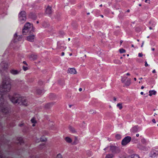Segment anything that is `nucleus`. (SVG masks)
Instances as JSON below:
<instances>
[{
	"label": "nucleus",
	"instance_id": "1",
	"mask_svg": "<svg viewBox=\"0 0 158 158\" xmlns=\"http://www.w3.org/2000/svg\"><path fill=\"white\" fill-rule=\"evenodd\" d=\"M11 84L9 79L3 80L2 85L0 86V109L2 112L6 114L10 110L9 105L7 102L3 98L4 95L10 89Z\"/></svg>",
	"mask_w": 158,
	"mask_h": 158
},
{
	"label": "nucleus",
	"instance_id": "2",
	"mask_svg": "<svg viewBox=\"0 0 158 158\" xmlns=\"http://www.w3.org/2000/svg\"><path fill=\"white\" fill-rule=\"evenodd\" d=\"M8 97L10 101L14 104L18 103L20 105L27 106V102L25 97H21L20 95L17 94H14L12 96L10 95H8Z\"/></svg>",
	"mask_w": 158,
	"mask_h": 158
},
{
	"label": "nucleus",
	"instance_id": "3",
	"mask_svg": "<svg viewBox=\"0 0 158 158\" xmlns=\"http://www.w3.org/2000/svg\"><path fill=\"white\" fill-rule=\"evenodd\" d=\"M32 27L31 31H34L33 27L32 25L31 24L29 23H26L24 26V28L23 29L22 33L23 35H25L26 33H27L29 31H30L31 29V27Z\"/></svg>",
	"mask_w": 158,
	"mask_h": 158
},
{
	"label": "nucleus",
	"instance_id": "4",
	"mask_svg": "<svg viewBox=\"0 0 158 158\" xmlns=\"http://www.w3.org/2000/svg\"><path fill=\"white\" fill-rule=\"evenodd\" d=\"M26 13L24 11H22L19 13V21L21 23H23L25 22L26 20Z\"/></svg>",
	"mask_w": 158,
	"mask_h": 158
},
{
	"label": "nucleus",
	"instance_id": "5",
	"mask_svg": "<svg viewBox=\"0 0 158 158\" xmlns=\"http://www.w3.org/2000/svg\"><path fill=\"white\" fill-rule=\"evenodd\" d=\"M131 140V137L129 136H127L122 140L121 144L123 146H125L129 143Z\"/></svg>",
	"mask_w": 158,
	"mask_h": 158
},
{
	"label": "nucleus",
	"instance_id": "6",
	"mask_svg": "<svg viewBox=\"0 0 158 158\" xmlns=\"http://www.w3.org/2000/svg\"><path fill=\"white\" fill-rule=\"evenodd\" d=\"M110 149L113 153H118L120 151V150L119 148L114 146H110Z\"/></svg>",
	"mask_w": 158,
	"mask_h": 158
},
{
	"label": "nucleus",
	"instance_id": "7",
	"mask_svg": "<svg viewBox=\"0 0 158 158\" xmlns=\"http://www.w3.org/2000/svg\"><path fill=\"white\" fill-rule=\"evenodd\" d=\"M8 64L4 61H2L0 64V67H1L2 70L6 71L8 68Z\"/></svg>",
	"mask_w": 158,
	"mask_h": 158
},
{
	"label": "nucleus",
	"instance_id": "8",
	"mask_svg": "<svg viewBox=\"0 0 158 158\" xmlns=\"http://www.w3.org/2000/svg\"><path fill=\"white\" fill-rule=\"evenodd\" d=\"M158 155V150H156L155 149L152 150L150 154V157L154 158L155 157L157 156Z\"/></svg>",
	"mask_w": 158,
	"mask_h": 158
},
{
	"label": "nucleus",
	"instance_id": "9",
	"mask_svg": "<svg viewBox=\"0 0 158 158\" xmlns=\"http://www.w3.org/2000/svg\"><path fill=\"white\" fill-rule=\"evenodd\" d=\"M22 38V36L19 35L18 36L16 33H15L14 35V42H16L18 41H19L21 40V39Z\"/></svg>",
	"mask_w": 158,
	"mask_h": 158
},
{
	"label": "nucleus",
	"instance_id": "10",
	"mask_svg": "<svg viewBox=\"0 0 158 158\" xmlns=\"http://www.w3.org/2000/svg\"><path fill=\"white\" fill-rule=\"evenodd\" d=\"M35 38V35L33 34H31L27 37V40L30 42H33Z\"/></svg>",
	"mask_w": 158,
	"mask_h": 158
},
{
	"label": "nucleus",
	"instance_id": "11",
	"mask_svg": "<svg viewBox=\"0 0 158 158\" xmlns=\"http://www.w3.org/2000/svg\"><path fill=\"white\" fill-rule=\"evenodd\" d=\"M52 7L48 6L46 9L45 13L50 15L52 13Z\"/></svg>",
	"mask_w": 158,
	"mask_h": 158
},
{
	"label": "nucleus",
	"instance_id": "12",
	"mask_svg": "<svg viewBox=\"0 0 158 158\" xmlns=\"http://www.w3.org/2000/svg\"><path fill=\"white\" fill-rule=\"evenodd\" d=\"M68 72L72 74H76L77 72L75 69L74 68H69L68 69Z\"/></svg>",
	"mask_w": 158,
	"mask_h": 158
},
{
	"label": "nucleus",
	"instance_id": "13",
	"mask_svg": "<svg viewBox=\"0 0 158 158\" xmlns=\"http://www.w3.org/2000/svg\"><path fill=\"white\" fill-rule=\"evenodd\" d=\"M124 158H140L139 156L137 154L132 155L126 156Z\"/></svg>",
	"mask_w": 158,
	"mask_h": 158
},
{
	"label": "nucleus",
	"instance_id": "14",
	"mask_svg": "<svg viewBox=\"0 0 158 158\" xmlns=\"http://www.w3.org/2000/svg\"><path fill=\"white\" fill-rule=\"evenodd\" d=\"M19 71L17 70H15L12 69L10 70V73L12 74L15 75L18 74L19 73Z\"/></svg>",
	"mask_w": 158,
	"mask_h": 158
},
{
	"label": "nucleus",
	"instance_id": "15",
	"mask_svg": "<svg viewBox=\"0 0 158 158\" xmlns=\"http://www.w3.org/2000/svg\"><path fill=\"white\" fill-rule=\"evenodd\" d=\"M18 142H17L18 144H19L20 145H21L22 143H23V141L22 138L19 137L17 138Z\"/></svg>",
	"mask_w": 158,
	"mask_h": 158
},
{
	"label": "nucleus",
	"instance_id": "16",
	"mask_svg": "<svg viewBox=\"0 0 158 158\" xmlns=\"http://www.w3.org/2000/svg\"><path fill=\"white\" fill-rule=\"evenodd\" d=\"M53 105V103L52 102L48 103L45 105V108L46 109H49Z\"/></svg>",
	"mask_w": 158,
	"mask_h": 158
},
{
	"label": "nucleus",
	"instance_id": "17",
	"mask_svg": "<svg viewBox=\"0 0 158 158\" xmlns=\"http://www.w3.org/2000/svg\"><path fill=\"white\" fill-rule=\"evenodd\" d=\"M149 96H151L153 95H155L156 94V91L154 90H150L149 92Z\"/></svg>",
	"mask_w": 158,
	"mask_h": 158
},
{
	"label": "nucleus",
	"instance_id": "18",
	"mask_svg": "<svg viewBox=\"0 0 158 158\" xmlns=\"http://www.w3.org/2000/svg\"><path fill=\"white\" fill-rule=\"evenodd\" d=\"M131 83V79L130 78L128 79L127 81L125 82V85L127 86H129Z\"/></svg>",
	"mask_w": 158,
	"mask_h": 158
},
{
	"label": "nucleus",
	"instance_id": "19",
	"mask_svg": "<svg viewBox=\"0 0 158 158\" xmlns=\"http://www.w3.org/2000/svg\"><path fill=\"white\" fill-rule=\"evenodd\" d=\"M65 140L68 143H71L72 142L71 139L69 137H65Z\"/></svg>",
	"mask_w": 158,
	"mask_h": 158
},
{
	"label": "nucleus",
	"instance_id": "20",
	"mask_svg": "<svg viewBox=\"0 0 158 158\" xmlns=\"http://www.w3.org/2000/svg\"><path fill=\"white\" fill-rule=\"evenodd\" d=\"M69 130L70 131L73 133H74L76 132L75 129L73 127L70 126L69 127Z\"/></svg>",
	"mask_w": 158,
	"mask_h": 158
},
{
	"label": "nucleus",
	"instance_id": "21",
	"mask_svg": "<svg viewBox=\"0 0 158 158\" xmlns=\"http://www.w3.org/2000/svg\"><path fill=\"white\" fill-rule=\"evenodd\" d=\"M113 157V154H107L106 155L105 158H112Z\"/></svg>",
	"mask_w": 158,
	"mask_h": 158
},
{
	"label": "nucleus",
	"instance_id": "22",
	"mask_svg": "<svg viewBox=\"0 0 158 158\" xmlns=\"http://www.w3.org/2000/svg\"><path fill=\"white\" fill-rule=\"evenodd\" d=\"M43 91L40 89H38L36 90V93L39 94L40 95L43 93Z\"/></svg>",
	"mask_w": 158,
	"mask_h": 158
},
{
	"label": "nucleus",
	"instance_id": "23",
	"mask_svg": "<svg viewBox=\"0 0 158 158\" xmlns=\"http://www.w3.org/2000/svg\"><path fill=\"white\" fill-rule=\"evenodd\" d=\"M40 140L41 141L44 142L47 140V139L44 136H42L41 137L40 139Z\"/></svg>",
	"mask_w": 158,
	"mask_h": 158
},
{
	"label": "nucleus",
	"instance_id": "24",
	"mask_svg": "<svg viewBox=\"0 0 158 158\" xmlns=\"http://www.w3.org/2000/svg\"><path fill=\"white\" fill-rule=\"evenodd\" d=\"M117 106L118 108H119L120 110L122 109L123 108L122 104L121 103H118L117 105Z\"/></svg>",
	"mask_w": 158,
	"mask_h": 158
},
{
	"label": "nucleus",
	"instance_id": "25",
	"mask_svg": "<svg viewBox=\"0 0 158 158\" xmlns=\"http://www.w3.org/2000/svg\"><path fill=\"white\" fill-rule=\"evenodd\" d=\"M116 138L118 139H119L121 138V135L119 134H117L115 136Z\"/></svg>",
	"mask_w": 158,
	"mask_h": 158
},
{
	"label": "nucleus",
	"instance_id": "26",
	"mask_svg": "<svg viewBox=\"0 0 158 158\" xmlns=\"http://www.w3.org/2000/svg\"><path fill=\"white\" fill-rule=\"evenodd\" d=\"M119 51L120 53H124L126 52L125 50L123 48L119 49Z\"/></svg>",
	"mask_w": 158,
	"mask_h": 158
},
{
	"label": "nucleus",
	"instance_id": "27",
	"mask_svg": "<svg viewBox=\"0 0 158 158\" xmlns=\"http://www.w3.org/2000/svg\"><path fill=\"white\" fill-rule=\"evenodd\" d=\"M45 147H46V145L44 143L40 144V148L41 149L44 148Z\"/></svg>",
	"mask_w": 158,
	"mask_h": 158
},
{
	"label": "nucleus",
	"instance_id": "28",
	"mask_svg": "<svg viewBox=\"0 0 158 158\" xmlns=\"http://www.w3.org/2000/svg\"><path fill=\"white\" fill-rule=\"evenodd\" d=\"M132 130L134 132H136L137 131V128L136 127H134L132 128Z\"/></svg>",
	"mask_w": 158,
	"mask_h": 158
},
{
	"label": "nucleus",
	"instance_id": "29",
	"mask_svg": "<svg viewBox=\"0 0 158 158\" xmlns=\"http://www.w3.org/2000/svg\"><path fill=\"white\" fill-rule=\"evenodd\" d=\"M138 147L140 149H141V150H144V148L143 147V146H142L141 145H140V144H139L138 145Z\"/></svg>",
	"mask_w": 158,
	"mask_h": 158
},
{
	"label": "nucleus",
	"instance_id": "30",
	"mask_svg": "<svg viewBox=\"0 0 158 158\" xmlns=\"http://www.w3.org/2000/svg\"><path fill=\"white\" fill-rule=\"evenodd\" d=\"M31 122L32 123H36V121L35 120V118H33L31 119Z\"/></svg>",
	"mask_w": 158,
	"mask_h": 158
},
{
	"label": "nucleus",
	"instance_id": "31",
	"mask_svg": "<svg viewBox=\"0 0 158 158\" xmlns=\"http://www.w3.org/2000/svg\"><path fill=\"white\" fill-rule=\"evenodd\" d=\"M127 78V77H122V79H121V81L123 83H124Z\"/></svg>",
	"mask_w": 158,
	"mask_h": 158
},
{
	"label": "nucleus",
	"instance_id": "32",
	"mask_svg": "<svg viewBox=\"0 0 158 158\" xmlns=\"http://www.w3.org/2000/svg\"><path fill=\"white\" fill-rule=\"evenodd\" d=\"M23 69L24 71H26L28 69V68L27 66H23Z\"/></svg>",
	"mask_w": 158,
	"mask_h": 158
},
{
	"label": "nucleus",
	"instance_id": "33",
	"mask_svg": "<svg viewBox=\"0 0 158 158\" xmlns=\"http://www.w3.org/2000/svg\"><path fill=\"white\" fill-rule=\"evenodd\" d=\"M96 113L95 111L94 110H91L89 111V113L91 114H94Z\"/></svg>",
	"mask_w": 158,
	"mask_h": 158
},
{
	"label": "nucleus",
	"instance_id": "34",
	"mask_svg": "<svg viewBox=\"0 0 158 158\" xmlns=\"http://www.w3.org/2000/svg\"><path fill=\"white\" fill-rule=\"evenodd\" d=\"M56 158H62V157L61 154L59 153L57 155Z\"/></svg>",
	"mask_w": 158,
	"mask_h": 158
},
{
	"label": "nucleus",
	"instance_id": "35",
	"mask_svg": "<svg viewBox=\"0 0 158 158\" xmlns=\"http://www.w3.org/2000/svg\"><path fill=\"white\" fill-rule=\"evenodd\" d=\"M34 20H35L36 19V16L35 15H33L31 17Z\"/></svg>",
	"mask_w": 158,
	"mask_h": 158
},
{
	"label": "nucleus",
	"instance_id": "36",
	"mask_svg": "<svg viewBox=\"0 0 158 158\" xmlns=\"http://www.w3.org/2000/svg\"><path fill=\"white\" fill-rule=\"evenodd\" d=\"M143 56V55L141 53H139L138 54V56L139 57H142Z\"/></svg>",
	"mask_w": 158,
	"mask_h": 158
},
{
	"label": "nucleus",
	"instance_id": "37",
	"mask_svg": "<svg viewBox=\"0 0 158 158\" xmlns=\"http://www.w3.org/2000/svg\"><path fill=\"white\" fill-rule=\"evenodd\" d=\"M145 66L146 67L148 66V64L147 63V62L146 61L145 62Z\"/></svg>",
	"mask_w": 158,
	"mask_h": 158
},
{
	"label": "nucleus",
	"instance_id": "38",
	"mask_svg": "<svg viewBox=\"0 0 158 158\" xmlns=\"http://www.w3.org/2000/svg\"><path fill=\"white\" fill-rule=\"evenodd\" d=\"M23 63L25 64L27 66V63L26 62V61H23Z\"/></svg>",
	"mask_w": 158,
	"mask_h": 158
},
{
	"label": "nucleus",
	"instance_id": "39",
	"mask_svg": "<svg viewBox=\"0 0 158 158\" xmlns=\"http://www.w3.org/2000/svg\"><path fill=\"white\" fill-rule=\"evenodd\" d=\"M152 121L154 123H156V120H155V119H152Z\"/></svg>",
	"mask_w": 158,
	"mask_h": 158
},
{
	"label": "nucleus",
	"instance_id": "40",
	"mask_svg": "<svg viewBox=\"0 0 158 158\" xmlns=\"http://www.w3.org/2000/svg\"><path fill=\"white\" fill-rule=\"evenodd\" d=\"M33 56H34V60L37 58V56L36 55H33Z\"/></svg>",
	"mask_w": 158,
	"mask_h": 158
},
{
	"label": "nucleus",
	"instance_id": "41",
	"mask_svg": "<svg viewBox=\"0 0 158 158\" xmlns=\"http://www.w3.org/2000/svg\"><path fill=\"white\" fill-rule=\"evenodd\" d=\"M156 72V70L155 69H154L152 71V73H155Z\"/></svg>",
	"mask_w": 158,
	"mask_h": 158
},
{
	"label": "nucleus",
	"instance_id": "42",
	"mask_svg": "<svg viewBox=\"0 0 158 158\" xmlns=\"http://www.w3.org/2000/svg\"><path fill=\"white\" fill-rule=\"evenodd\" d=\"M149 1V0H146L145 1V2L146 3H148V2Z\"/></svg>",
	"mask_w": 158,
	"mask_h": 158
},
{
	"label": "nucleus",
	"instance_id": "43",
	"mask_svg": "<svg viewBox=\"0 0 158 158\" xmlns=\"http://www.w3.org/2000/svg\"><path fill=\"white\" fill-rule=\"evenodd\" d=\"M64 55V52H62L61 53V56H63Z\"/></svg>",
	"mask_w": 158,
	"mask_h": 158
},
{
	"label": "nucleus",
	"instance_id": "44",
	"mask_svg": "<svg viewBox=\"0 0 158 158\" xmlns=\"http://www.w3.org/2000/svg\"><path fill=\"white\" fill-rule=\"evenodd\" d=\"M126 75L127 76H130V73H127L126 74Z\"/></svg>",
	"mask_w": 158,
	"mask_h": 158
},
{
	"label": "nucleus",
	"instance_id": "45",
	"mask_svg": "<svg viewBox=\"0 0 158 158\" xmlns=\"http://www.w3.org/2000/svg\"><path fill=\"white\" fill-rule=\"evenodd\" d=\"M82 90V89L81 88H80L79 89V91H81Z\"/></svg>",
	"mask_w": 158,
	"mask_h": 158
},
{
	"label": "nucleus",
	"instance_id": "46",
	"mask_svg": "<svg viewBox=\"0 0 158 158\" xmlns=\"http://www.w3.org/2000/svg\"><path fill=\"white\" fill-rule=\"evenodd\" d=\"M114 101H116V98L115 97L114 98Z\"/></svg>",
	"mask_w": 158,
	"mask_h": 158
},
{
	"label": "nucleus",
	"instance_id": "47",
	"mask_svg": "<svg viewBox=\"0 0 158 158\" xmlns=\"http://www.w3.org/2000/svg\"><path fill=\"white\" fill-rule=\"evenodd\" d=\"M23 125V124H20L19 125V126H20V127H21Z\"/></svg>",
	"mask_w": 158,
	"mask_h": 158
},
{
	"label": "nucleus",
	"instance_id": "48",
	"mask_svg": "<svg viewBox=\"0 0 158 158\" xmlns=\"http://www.w3.org/2000/svg\"><path fill=\"white\" fill-rule=\"evenodd\" d=\"M144 88V87L143 86H142L141 87V89H143V88Z\"/></svg>",
	"mask_w": 158,
	"mask_h": 158
},
{
	"label": "nucleus",
	"instance_id": "49",
	"mask_svg": "<svg viewBox=\"0 0 158 158\" xmlns=\"http://www.w3.org/2000/svg\"><path fill=\"white\" fill-rule=\"evenodd\" d=\"M143 44H144V42H143V43H142V45L141 46V47H143Z\"/></svg>",
	"mask_w": 158,
	"mask_h": 158
},
{
	"label": "nucleus",
	"instance_id": "50",
	"mask_svg": "<svg viewBox=\"0 0 158 158\" xmlns=\"http://www.w3.org/2000/svg\"><path fill=\"white\" fill-rule=\"evenodd\" d=\"M139 134H136V136H137V137H138L139 136Z\"/></svg>",
	"mask_w": 158,
	"mask_h": 158
},
{
	"label": "nucleus",
	"instance_id": "51",
	"mask_svg": "<svg viewBox=\"0 0 158 158\" xmlns=\"http://www.w3.org/2000/svg\"><path fill=\"white\" fill-rule=\"evenodd\" d=\"M0 158H2V155L1 154H0Z\"/></svg>",
	"mask_w": 158,
	"mask_h": 158
},
{
	"label": "nucleus",
	"instance_id": "52",
	"mask_svg": "<svg viewBox=\"0 0 158 158\" xmlns=\"http://www.w3.org/2000/svg\"><path fill=\"white\" fill-rule=\"evenodd\" d=\"M143 92H141L140 93V94H141V95H143Z\"/></svg>",
	"mask_w": 158,
	"mask_h": 158
},
{
	"label": "nucleus",
	"instance_id": "53",
	"mask_svg": "<svg viewBox=\"0 0 158 158\" xmlns=\"http://www.w3.org/2000/svg\"><path fill=\"white\" fill-rule=\"evenodd\" d=\"M149 28L150 30H152V27H149Z\"/></svg>",
	"mask_w": 158,
	"mask_h": 158
},
{
	"label": "nucleus",
	"instance_id": "54",
	"mask_svg": "<svg viewBox=\"0 0 158 158\" xmlns=\"http://www.w3.org/2000/svg\"><path fill=\"white\" fill-rule=\"evenodd\" d=\"M130 11V10H127V12H129Z\"/></svg>",
	"mask_w": 158,
	"mask_h": 158
},
{
	"label": "nucleus",
	"instance_id": "55",
	"mask_svg": "<svg viewBox=\"0 0 158 158\" xmlns=\"http://www.w3.org/2000/svg\"><path fill=\"white\" fill-rule=\"evenodd\" d=\"M134 80L135 81H136V78H135V77L134 79Z\"/></svg>",
	"mask_w": 158,
	"mask_h": 158
},
{
	"label": "nucleus",
	"instance_id": "56",
	"mask_svg": "<svg viewBox=\"0 0 158 158\" xmlns=\"http://www.w3.org/2000/svg\"><path fill=\"white\" fill-rule=\"evenodd\" d=\"M32 126H33V127H34L35 126V123H34L32 124Z\"/></svg>",
	"mask_w": 158,
	"mask_h": 158
},
{
	"label": "nucleus",
	"instance_id": "57",
	"mask_svg": "<svg viewBox=\"0 0 158 158\" xmlns=\"http://www.w3.org/2000/svg\"><path fill=\"white\" fill-rule=\"evenodd\" d=\"M122 42H123V41H122V40H121V41H120V44H122Z\"/></svg>",
	"mask_w": 158,
	"mask_h": 158
},
{
	"label": "nucleus",
	"instance_id": "58",
	"mask_svg": "<svg viewBox=\"0 0 158 158\" xmlns=\"http://www.w3.org/2000/svg\"><path fill=\"white\" fill-rule=\"evenodd\" d=\"M72 105H69V108H71L72 107Z\"/></svg>",
	"mask_w": 158,
	"mask_h": 158
},
{
	"label": "nucleus",
	"instance_id": "59",
	"mask_svg": "<svg viewBox=\"0 0 158 158\" xmlns=\"http://www.w3.org/2000/svg\"><path fill=\"white\" fill-rule=\"evenodd\" d=\"M152 50L153 51H154L155 50V48H152Z\"/></svg>",
	"mask_w": 158,
	"mask_h": 158
},
{
	"label": "nucleus",
	"instance_id": "60",
	"mask_svg": "<svg viewBox=\"0 0 158 158\" xmlns=\"http://www.w3.org/2000/svg\"><path fill=\"white\" fill-rule=\"evenodd\" d=\"M100 16L102 17V18H103V16L102 15H100Z\"/></svg>",
	"mask_w": 158,
	"mask_h": 158
},
{
	"label": "nucleus",
	"instance_id": "61",
	"mask_svg": "<svg viewBox=\"0 0 158 158\" xmlns=\"http://www.w3.org/2000/svg\"><path fill=\"white\" fill-rule=\"evenodd\" d=\"M131 47H134V45H133V44H132V45H131Z\"/></svg>",
	"mask_w": 158,
	"mask_h": 158
},
{
	"label": "nucleus",
	"instance_id": "62",
	"mask_svg": "<svg viewBox=\"0 0 158 158\" xmlns=\"http://www.w3.org/2000/svg\"><path fill=\"white\" fill-rule=\"evenodd\" d=\"M142 79H143V78L142 77H141V78H139V80H141Z\"/></svg>",
	"mask_w": 158,
	"mask_h": 158
},
{
	"label": "nucleus",
	"instance_id": "63",
	"mask_svg": "<svg viewBox=\"0 0 158 158\" xmlns=\"http://www.w3.org/2000/svg\"><path fill=\"white\" fill-rule=\"evenodd\" d=\"M68 39V40L69 41H70V38H69Z\"/></svg>",
	"mask_w": 158,
	"mask_h": 158
},
{
	"label": "nucleus",
	"instance_id": "64",
	"mask_svg": "<svg viewBox=\"0 0 158 158\" xmlns=\"http://www.w3.org/2000/svg\"><path fill=\"white\" fill-rule=\"evenodd\" d=\"M106 148H105L104 149V150H105H105H106Z\"/></svg>",
	"mask_w": 158,
	"mask_h": 158
}]
</instances>
